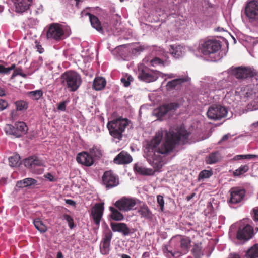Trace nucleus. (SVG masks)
<instances>
[{
    "instance_id": "nucleus-1",
    "label": "nucleus",
    "mask_w": 258,
    "mask_h": 258,
    "mask_svg": "<svg viewBox=\"0 0 258 258\" xmlns=\"http://www.w3.org/2000/svg\"><path fill=\"white\" fill-rule=\"evenodd\" d=\"M189 135V133L182 127L175 131H170L166 133L165 140L159 146L162 140L163 133L162 131L158 132L147 144V156L153 160H156L160 154H167L172 151L180 141L184 143Z\"/></svg>"
},
{
    "instance_id": "nucleus-45",
    "label": "nucleus",
    "mask_w": 258,
    "mask_h": 258,
    "mask_svg": "<svg viewBox=\"0 0 258 258\" xmlns=\"http://www.w3.org/2000/svg\"><path fill=\"white\" fill-rule=\"evenodd\" d=\"M157 201L160 206L161 211L162 212L164 211L165 202L163 197L161 195H158L157 196Z\"/></svg>"
},
{
    "instance_id": "nucleus-39",
    "label": "nucleus",
    "mask_w": 258,
    "mask_h": 258,
    "mask_svg": "<svg viewBox=\"0 0 258 258\" xmlns=\"http://www.w3.org/2000/svg\"><path fill=\"white\" fill-rule=\"evenodd\" d=\"M185 81L184 79L183 78H179L175 79L172 81H169L167 84V87L168 89H173L175 87L178 86V85H180L182 83H183Z\"/></svg>"
},
{
    "instance_id": "nucleus-55",
    "label": "nucleus",
    "mask_w": 258,
    "mask_h": 258,
    "mask_svg": "<svg viewBox=\"0 0 258 258\" xmlns=\"http://www.w3.org/2000/svg\"><path fill=\"white\" fill-rule=\"evenodd\" d=\"M246 159H252L254 158H257L258 155H252V154H248L246 155Z\"/></svg>"
},
{
    "instance_id": "nucleus-26",
    "label": "nucleus",
    "mask_w": 258,
    "mask_h": 258,
    "mask_svg": "<svg viewBox=\"0 0 258 258\" xmlns=\"http://www.w3.org/2000/svg\"><path fill=\"white\" fill-rule=\"evenodd\" d=\"M37 181L32 178H26L17 181L16 186L19 188H24L36 184Z\"/></svg>"
},
{
    "instance_id": "nucleus-46",
    "label": "nucleus",
    "mask_w": 258,
    "mask_h": 258,
    "mask_svg": "<svg viewBox=\"0 0 258 258\" xmlns=\"http://www.w3.org/2000/svg\"><path fill=\"white\" fill-rule=\"evenodd\" d=\"M8 106V103L6 100L0 99V111H2L7 108Z\"/></svg>"
},
{
    "instance_id": "nucleus-31",
    "label": "nucleus",
    "mask_w": 258,
    "mask_h": 258,
    "mask_svg": "<svg viewBox=\"0 0 258 258\" xmlns=\"http://www.w3.org/2000/svg\"><path fill=\"white\" fill-rule=\"evenodd\" d=\"M246 258H258V244H255L249 248L245 253Z\"/></svg>"
},
{
    "instance_id": "nucleus-29",
    "label": "nucleus",
    "mask_w": 258,
    "mask_h": 258,
    "mask_svg": "<svg viewBox=\"0 0 258 258\" xmlns=\"http://www.w3.org/2000/svg\"><path fill=\"white\" fill-rule=\"evenodd\" d=\"M170 53L176 58L181 57L184 53L183 47L180 45H171L169 49Z\"/></svg>"
},
{
    "instance_id": "nucleus-49",
    "label": "nucleus",
    "mask_w": 258,
    "mask_h": 258,
    "mask_svg": "<svg viewBox=\"0 0 258 258\" xmlns=\"http://www.w3.org/2000/svg\"><path fill=\"white\" fill-rule=\"evenodd\" d=\"M14 71L17 75H20L23 78H26L27 77L26 74L22 73V70L21 69H17L15 70Z\"/></svg>"
},
{
    "instance_id": "nucleus-64",
    "label": "nucleus",
    "mask_w": 258,
    "mask_h": 258,
    "mask_svg": "<svg viewBox=\"0 0 258 258\" xmlns=\"http://www.w3.org/2000/svg\"><path fill=\"white\" fill-rule=\"evenodd\" d=\"M56 258H63V256L61 252H58L57 253Z\"/></svg>"
},
{
    "instance_id": "nucleus-12",
    "label": "nucleus",
    "mask_w": 258,
    "mask_h": 258,
    "mask_svg": "<svg viewBox=\"0 0 258 258\" xmlns=\"http://www.w3.org/2000/svg\"><path fill=\"white\" fill-rule=\"evenodd\" d=\"M230 198L228 202L230 204H236L241 202L245 196L246 191L240 187H234L230 190Z\"/></svg>"
},
{
    "instance_id": "nucleus-18",
    "label": "nucleus",
    "mask_w": 258,
    "mask_h": 258,
    "mask_svg": "<svg viewBox=\"0 0 258 258\" xmlns=\"http://www.w3.org/2000/svg\"><path fill=\"white\" fill-rule=\"evenodd\" d=\"M104 211V203H97L91 209V215L94 223L98 227Z\"/></svg>"
},
{
    "instance_id": "nucleus-21",
    "label": "nucleus",
    "mask_w": 258,
    "mask_h": 258,
    "mask_svg": "<svg viewBox=\"0 0 258 258\" xmlns=\"http://www.w3.org/2000/svg\"><path fill=\"white\" fill-rule=\"evenodd\" d=\"M191 239L189 237L183 236L180 239L179 242L181 251H176V254L178 255H184L187 253L189 250L191 245Z\"/></svg>"
},
{
    "instance_id": "nucleus-20",
    "label": "nucleus",
    "mask_w": 258,
    "mask_h": 258,
    "mask_svg": "<svg viewBox=\"0 0 258 258\" xmlns=\"http://www.w3.org/2000/svg\"><path fill=\"white\" fill-rule=\"evenodd\" d=\"M17 13H22L29 9L32 0H12Z\"/></svg>"
},
{
    "instance_id": "nucleus-10",
    "label": "nucleus",
    "mask_w": 258,
    "mask_h": 258,
    "mask_svg": "<svg viewBox=\"0 0 258 258\" xmlns=\"http://www.w3.org/2000/svg\"><path fill=\"white\" fill-rule=\"evenodd\" d=\"M227 114L226 108L221 105H212L209 108L207 112L208 117L212 120H220L225 117Z\"/></svg>"
},
{
    "instance_id": "nucleus-51",
    "label": "nucleus",
    "mask_w": 258,
    "mask_h": 258,
    "mask_svg": "<svg viewBox=\"0 0 258 258\" xmlns=\"http://www.w3.org/2000/svg\"><path fill=\"white\" fill-rule=\"evenodd\" d=\"M36 43H37L36 47L37 49V51L39 52V53H42L44 51V49L42 47V46L39 43H37V42L36 41Z\"/></svg>"
},
{
    "instance_id": "nucleus-61",
    "label": "nucleus",
    "mask_w": 258,
    "mask_h": 258,
    "mask_svg": "<svg viewBox=\"0 0 258 258\" xmlns=\"http://www.w3.org/2000/svg\"><path fill=\"white\" fill-rule=\"evenodd\" d=\"M195 196V193H192L189 196H188L186 197V200L189 201H190L192 198H193L194 197V196Z\"/></svg>"
},
{
    "instance_id": "nucleus-24",
    "label": "nucleus",
    "mask_w": 258,
    "mask_h": 258,
    "mask_svg": "<svg viewBox=\"0 0 258 258\" xmlns=\"http://www.w3.org/2000/svg\"><path fill=\"white\" fill-rule=\"evenodd\" d=\"M134 169L138 174L142 175H152L154 173V171L151 168H146L139 164H135Z\"/></svg>"
},
{
    "instance_id": "nucleus-7",
    "label": "nucleus",
    "mask_w": 258,
    "mask_h": 258,
    "mask_svg": "<svg viewBox=\"0 0 258 258\" xmlns=\"http://www.w3.org/2000/svg\"><path fill=\"white\" fill-rule=\"evenodd\" d=\"M230 73L238 80H243L251 78L256 75L254 69L247 67H238L232 68L230 70Z\"/></svg>"
},
{
    "instance_id": "nucleus-40",
    "label": "nucleus",
    "mask_w": 258,
    "mask_h": 258,
    "mask_svg": "<svg viewBox=\"0 0 258 258\" xmlns=\"http://www.w3.org/2000/svg\"><path fill=\"white\" fill-rule=\"evenodd\" d=\"M249 169V167L247 164L241 165L233 172V175L235 176H240L247 172Z\"/></svg>"
},
{
    "instance_id": "nucleus-57",
    "label": "nucleus",
    "mask_w": 258,
    "mask_h": 258,
    "mask_svg": "<svg viewBox=\"0 0 258 258\" xmlns=\"http://www.w3.org/2000/svg\"><path fill=\"white\" fill-rule=\"evenodd\" d=\"M16 111L13 110L11 113V116L13 120H15L16 115Z\"/></svg>"
},
{
    "instance_id": "nucleus-23",
    "label": "nucleus",
    "mask_w": 258,
    "mask_h": 258,
    "mask_svg": "<svg viewBox=\"0 0 258 258\" xmlns=\"http://www.w3.org/2000/svg\"><path fill=\"white\" fill-rule=\"evenodd\" d=\"M132 161L131 156L124 151L118 154L114 159V163L118 164H127L131 162Z\"/></svg>"
},
{
    "instance_id": "nucleus-58",
    "label": "nucleus",
    "mask_w": 258,
    "mask_h": 258,
    "mask_svg": "<svg viewBox=\"0 0 258 258\" xmlns=\"http://www.w3.org/2000/svg\"><path fill=\"white\" fill-rule=\"evenodd\" d=\"M15 67H16L15 64H12L10 67L7 68L8 74H9L11 70H14Z\"/></svg>"
},
{
    "instance_id": "nucleus-63",
    "label": "nucleus",
    "mask_w": 258,
    "mask_h": 258,
    "mask_svg": "<svg viewBox=\"0 0 258 258\" xmlns=\"http://www.w3.org/2000/svg\"><path fill=\"white\" fill-rule=\"evenodd\" d=\"M119 256L121 257V258H131L129 255H128L126 254H122L119 255Z\"/></svg>"
},
{
    "instance_id": "nucleus-41",
    "label": "nucleus",
    "mask_w": 258,
    "mask_h": 258,
    "mask_svg": "<svg viewBox=\"0 0 258 258\" xmlns=\"http://www.w3.org/2000/svg\"><path fill=\"white\" fill-rule=\"evenodd\" d=\"M150 63L151 66L153 67L165 66L166 63V61L162 60L159 57H155L150 60Z\"/></svg>"
},
{
    "instance_id": "nucleus-52",
    "label": "nucleus",
    "mask_w": 258,
    "mask_h": 258,
    "mask_svg": "<svg viewBox=\"0 0 258 258\" xmlns=\"http://www.w3.org/2000/svg\"><path fill=\"white\" fill-rule=\"evenodd\" d=\"M121 81L126 87L129 86L130 85V82L125 78H121Z\"/></svg>"
},
{
    "instance_id": "nucleus-35",
    "label": "nucleus",
    "mask_w": 258,
    "mask_h": 258,
    "mask_svg": "<svg viewBox=\"0 0 258 258\" xmlns=\"http://www.w3.org/2000/svg\"><path fill=\"white\" fill-rule=\"evenodd\" d=\"M43 94L41 90H37L27 92V95L32 100H37L42 96Z\"/></svg>"
},
{
    "instance_id": "nucleus-47",
    "label": "nucleus",
    "mask_w": 258,
    "mask_h": 258,
    "mask_svg": "<svg viewBox=\"0 0 258 258\" xmlns=\"http://www.w3.org/2000/svg\"><path fill=\"white\" fill-rule=\"evenodd\" d=\"M145 49V47L144 46H139L138 47H136V48H134L132 52L133 53H140L141 52L143 51Z\"/></svg>"
},
{
    "instance_id": "nucleus-38",
    "label": "nucleus",
    "mask_w": 258,
    "mask_h": 258,
    "mask_svg": "<svg viewBox=\"0 0 258 258\" xmlns=\"http://www.w3.org/2000/svg\"><path fill=\"white\" fill-rule=\"evenodd\" d=\"M33 223L35 228L40 232L43 233L46 231L47 227L39 219L34 220Z\"/></svg>"
},
{
    "instance_id": "nucleus-17",
    "label": "nucleus",
    "mask_w": 258,
    "mask_h": 258,
    "mask_svg": "<svg viewBox=\"0 0 258 258\" xmlns=\"http://www.w3.org/2000/svg\"><path fill=\"white\" fill-rule=\"evenodd\" d=\"M179 107V104L177 102L163 104L158 108L157 115L159 117H162L167 113H173Z\"/></svg>"
},
{
    "instance_id": "nucleus-6",
    "label": "nucleus",
    "mask_w": 258,
    "mask_h": 258,
    "mask_svg": "<svg viewBox=\"0 0 258 258\" xmlns=\"http://www.w3.org/2000/svg\"><path fill=\"white\" fill-rule=\"evenodd\" d=\"M221 48V45L219 41L209 39L201 43L200 46V50L203 55H209L216 53Z\"/></svg>"
},
{
    "instance_id": "nucleus-28",
    "label": "nucleus",
    "mask_w": 258,
    "mask_h": 258,
    "mask_svg": "<svg viewBox=\"0 0 258 258\" xmlns=\"http://www.w3.org/2000/svg\"><path fill=\"white\" fill-rule=\"evenodd\" d=\"M221 155L219 152L216 151L210 153L206 157V162L208 164H215L221 160Z\"/></svg>"
},
{
    "instance_id": "nucleus-42",
    "label": "nucleus",
    "mask_w": 258,
    "mask_h": 258,
    "mask_svg": "<svg viewBox=\"0 0 258 258\" xmlns=\"http://www.w3.org/2000/svg\"><path fill=\"white\" fill-rule=\"evenodd\" d=\"M16 109L18 111L26 110L28 107V103L23 100L17 101L15 102Z\"/></svg>"
},
{
    "instance_id": "nucleus-16",
    "label": "nucleus",
    "mask_w": 258,
    "mask_h": 258,
    "mask_svg": "<svg viewBox=\"0 0 258 258\" xmlns=\"http://www.w3.org/2000/svg\"><path fill=\"white\" fill-rule=\"evenodd\" d=\"M253 232V227L248 224L241 226L237 230L236 237L239 240L246 241L252 238Z\"/></svg>"
},
{
    "instance_id": "nucleus-56",
    "label": "nucleus",
    "mask_w": 258,
    "mask_h": 258,
    "mask_svg": "<svg viewBox=\"0 0 258 258\" xmlns=\"http://www.w3.org/2000/svg\"><path fill=\"white\" fill-rule=\"evenodd\" d=\"M46 178H48L49 181H53V176L50 173H47V175L45 176Z\"/></svg>"
},
{
    "instance_id": "nucleus-48",
    "label": "nucleus",
    "mask_w": 258,
    "mask_h": 258,
    "mask_svg": "<svg viewBox=\"0 0 258 258\" xmlns=\"http://www.w3.org/2000/svg\"><path fill=\"white\" fill-rule=\"evenodd\" d=\"M57 109L59 110L64 111L66 109V101L60 102L58 105Z\"/></svg>"
},
{
    "instance_id": "nucleus-14",
    "label": "nucleus",
    "mask_w": 258,
    "mask_h": 258,
    "mask_svg": "<svg viewBox=\"0 0 258 258\" xmlns=\"http://www.w3.org/2000/svg\"><path fill=\"white\" fill-rule=\"evenodd\" d=\"M112 236V233L109 229L104 232L100 245V252L102 254L107 255L109 254Z\"/></svg>"
},
{
    "instance_id": "nucleus-36",
    "label": "nucleus",
    "mask_w": 258,
    "mask_h": 258,
    "mask_svg": "<svg viewBox=\"0 0 258 258\" xmlns=\"http://www.w3.org/2000/svg\"><path fill=\"white\" fill-rule=\"evenodd\" d=\"M20 157L17 155H14L9 158V164L11 167H17L20 164Z\"/></svg>"
},
{
    "instance_id": "nucleus-4",
    "label": "nucleus",
    "mask_w": 258,
    "mask_h": 258,
    "mask_svg": "<svg viewBox=\"0 0 258 258\" xmlns=\"http://www.w3.org/2000/svg\"><path fill=\"white\" fill-rule=\"evenodd\" d=\"M162 73L143 67L139 69L138 78L140 80L146 83H151L156 81Z\"/></svg>"
},
{
    "instance_id": "nucleus-25",
    "label": "nucleus",
    "mask_w": 258,
    "mask_h": 258,
    "mask_svg": "<svg viewBox=\"0 0 258 258\" xmlns=\"http://www.w3.org/2000/svg\"><path fill=\"white\" fill-rule=\"evenodd\" d=\"M24 164L26 167L31 168L35 166H40L42 164V161L37 157L32 156L25 159Z\"/></svg>"
},
{
    "instance_id": "nucleus-53",
    "label": "nucleus",
    "mask_w": 258,
    "mask_h": 258,
    "mask_svg": "<svg viewBox=\"0 0 258 258\" xmlns=\"http://www.w3.org/2000/svg\"><path fill=\"white\" fill-rule=\"evenodd\" d=\"M0 74H7V68H5L3 65L0 64Z\"/></svg>"
},
{
    "instance_id": "nucleus-62",
    "label": "nucleus",
    "mask_w": 258,
    "mask_h": 258,
    "mask_svg": "<svg viewBox=\"0 0 258 258\" xmlns=\"http://www.w3.org/2000/svg\"><path fill=\"white\" fill-rule=\"evenodd\" d=\"M5 95V90L0 87V96H3Z\"/></svg>"
},
{
    "instance_id": "nucleus-11",
    "label": "nucleus",
    "mask_w": 258,
    "mask_h": 258,
    "mask_svg": "<svg viewBox=\"0 0 258 258\" xmlns=\"http://www.w3.org/2000/svg\"><path fill=\"white\" fill-rule=\"evenodd\" d=\"M102 182L105 187L110 189L117 186L119 183L117 176L111 171H106L102 176Z\"/></svg>"
},
{
    "instance_id": "nucleus-8",
    "label": "nucleus",
    "mask_w": 258,
    "mask_h": 258,
    "mask_svg": "<svg viewBox=\"0 0 258 258\" xmlns=\"http://www.w3.org/2000/svg\"><path fill=\"white\" fill-rule=\"evenodd\" d=\"M244 14L249 22L258 21V2L252 0L247 2L245 7Z\"/></svg>"
},
{
    "instance_id": "nucleus-3",
    "label": "nucleus",
    "mask_w": 258,
    "mask_h": 258,
    "mask_svg": "<svg viewBox=\"0 0 258 258\" xmlns=\"http://www.w3.org/2000/svg\"><path fill=\"white\" fill-rule=\"evenodd\" d=\"M129 120L126 118H117L109 121L107 127L110 134L114 138L120 140L122 133L128 125Z\"/></svg>"
},
{
    "instance_id": "nucleus-30",
    "label": "nucleus",
    "mask_w": 258,
    "mask_h": 258,
    "mask_svg": "<svg viewBox=\"0 0 258 258\" xmlns=\"http://www.w3.org/2000/svg\"><path fill=\"white\" fill-rule=\"evenodd\" d=\"M106 84V80L102 77H97L93 82V86L95 90H101L104 88Z\"/></svg>"
},
{
    "instance_id": "nucleus-33",
    "label": "nucleus",
    "mask_w": 258,
    "mask_h": 258,
    "mask_svg": "<svg viewBox=\"0 0 258 258\" xmlns=\"http://www.w3.org/2000/svg\"><path fill=\"white\" fill-rule=\"evenodd\" d=\"M109 210L111 211L110 217L115 221H121L123 219V215L117 209L113 207H110Z\"/></svg>"
},
{
    "instance_id": "nucleus-2",
    "label": "nucleus",
    "mask_w": 258,
    "mask_h": 258,
    "mask_svg": "<svg viewBox=\"0 0 258 258\" xmlns=\"http://www.w3.org/2000/svg\"><path fill=\"white\" fill-rule=\"evenodd\" d=\"M61 83L70 91H76L82 83L80 75L73 71H68L61 76Z\"/></svg>"
},
{
    "instance_id": "nucleus-22",
    "label": "nucleus",
    "mask_w": 258,
    "mask_h": 258,
    "mask_svg": "<svg viewBox=\"0 0 258 258\" xmlns=\"http://www.w3.org/2000/svg\"><path fill=\"white\" fill-rule=\"evenodd\" d=\"M110 226L113 232H120L124 236H127L130 233V228L124 223L111 222Z\"/></svg>"
},
{
    "instance_id": "nucleus-43",
    "label": "nucleus",
    "mask_w": 258,
    "mask_h": 258,
    "mask_svg": "<svg viewBox=\"0 0 258 258\" xmlns=\"http://www.w3.org/2000/svg\"><path fill=\"white\" fill-rule=\"evenodd\" d=\"M62 217L63 219L65 220L68 222V226L71 229H73L75 227L74 220L71 216L64 214L63 215Z\"/></svg>"
},
{
    "instance_id": "nucleus-50",
    "label": "nucleus",
    "mask_w": 258,
    "mask_h": 258,
    "mask_svg": "<svg viewBox=\"0 0 258 258\" xmlns=\"http://www.w3.org/2000/svg\"><path fill=\"white\" fill-rule=\"evenodd\" d=\"M253 219L255 221H258V208H253Z\"/></svg>"
},
{
    "instance_id": "nucleus-44",
    "label": "nucleus",
    "mask_w": 258,
    "mask_h": 258,
    "mask_svg": "<svg viewBox=\"0 0 258 258\" xmlns=\"http://www.w3.org/2000/svg\"><path fill=\"white\" fill-rule=\"evenodd\" d=\"M212 175V173L209 170H204L202 171L199 175V179H204L210 177Z\"/></svg>"
},
{
    "instance_id": "nucleus-60",
    "label": "nucleus",
    "mask_w": 258,
    "mask_h": 258,
    "mask_svg": "<svg viewBox=\"0 0 258 258\" xmlns=\"http://www.w3.org/2000/svg\"><path fill=\"white\" fill-rule=\"evenodd\" d=\"M228 138H229V135H225L222 138V139H221L220 141L221 142L225 141H226L228 139Z\"/></svg>"
},
{
    "instance_id": "nucleus-37",
    "label": "nucleus",
    "mask_w": 258,
    "mask_h": 258,
    "mask_svg": "<svg viewBox=\"0 0 258 258\" xmlns=\"http://www.w3.org/2000/svg\"><path fill=\"white\" fill-rule=\"evenodd\" d=\"M91 156H94L97 159H99L102 156V152L100 148L97 146H94L89 150Z\"/></svg>"
},
{
    "instance_id": "nucleus-19",
    "label": "nucleus",
    "mask_w": 258,
    "mask_h": 258,
    "mask_svg": "<svg viewBox=\"0 0 258 258\" xmlns=\"http://www.w3.org/2000/svg\"><path fill=\"white\" fill-rule=\"evenodd\" d=\"M76 160L79 163L86 166H90L94 163L92 157L86 152H83L77 154Z\"/></svg>"
},
{
    "instance_id": "nucleus-32",
    "label": "nucleus",
    "mask_w": 258,
    "mask_h": 258,
    "mask_svg": "<svg viewBox=\"0 0 258 258\" xmlns=\"http://www.w3.org/2000/svg\"><path fill=\"white\" fill-rule=\"evenodd\" d=\"M191 251L195 258H201L203 255L201 243L195 244Z\"/></svg>"
},
{
    "instance_id": "nucleus-54",
    "label": "nucleus",
    "mask_w": 258,
    "mask_h": 258,
    "mask_svg": "<svg viewBox=\"0 0 258 258\" xmlns=\"http://www.w3.org/2000/svg\"><path fill=\"white\" fill-rule=\"evenodd\" d=\"M237 160L246 159V155H238L235 157Z\"/></svg>"
},
{
    "instance_id": "nucleus-13",
    "label": "nucleus",
    "mask_w": 258,
    "mask_h": 258,
    "mask_svg": "<svg viewBox=\"0 0 258 258\" xmlns=\"http://www.w3.org/2000/svg\"><path fill=\"white\" fill-rule=\"evenodd\" d=\"M136 204L135 199L123 197L116 201L114 206L121 211L127 212L133 210Z\"/></svg>"
},
{
    "instance_id": "nucleus-59",
    "label": "nucleus",
    "mask_w": 258,
    "mask_h": 258,
    "mask_svg": "<svg viewBox=\"0 0 258 258\" xmlns=\"http://www.w3.org/2000/svg\"><path fill=\"white\" fill-rule=\"evenodd\" d=\"M66 202L71 205H74L75 204V202L72 200H67Z\"/></svg>"
},
{
    "instance_id": "nucleus-5",
    "label": "nucleus",
    "mask_w": 258,
    "mask_h": 258,
    "mask_svg": "<svg viewBox=\"0 0 258 258\" xmlns=\"http://www.w3.org/2000/svg\"><path fill=\"white\" fill-rule=\"evenodd\" d=\"M4 130L7 135L20 138L27 133L28 127L24 122H17L14 125L6 124Z\"/></svg>"
},
{
    "instance_id": "nucleus-34",
    "label": "nucleus",
    "mask_w": 258,
    "mask_h": 258,
    "mask_svg": "<svg viewBox=\"0 0 258 258\" xmlns=\"http://www.w3.org/2000/svg\"><path fill=\"white\" fill-rule=\"evenodd\" d=\"M138 212L143 217L150 219L152 217V213L147 205L141 206L138 210Z\"/></svg>"
},
{
    "instance_id": "nucleus-15",
    "label": "nucleus",
    "mask_w": 258,
    "mask_h": 258,
    "mask_svg": "<svg viewBox=\"0 0 258 258\" xmlns=\"http://www.w3.org/2000/svg\"><path fill=\"white\" fill-rule=\"evenodd\" d=\"M164 253L168 258L178 257L181 255L176 254V251H181L179 242L171 240L168 245H164L162 248Z\"/></svg>"
},
{
    "instance_id": "nucleus-9",
    "label": "nucleus",
    "mask_w": 258,
    "mask_h": 258,
    "mask_svg": "<svg viewBox=\"0 0 258 258\" xmlns=\"http://www.w3.org/2000/svg\"><path fill=\"white\" fill-rule=\"evenodd\" d=\"M64 32L61 25L58 23L50 24L47 30L46 37L47 39L60 41L63 38Z\"/></svg>"
},
{
    "instance_id": "nucleus-27",
    "label": "nucleus",
    "mask_w": 258,
    "mask_h": 258,
    "mask_svg": "<svg viewBox=\"0 0 258 258\" xmlns=\"http://www.w3.org/2000/svg\"><path fill=\"white\" fill-rule=\"evenodd\" d=\"M87 15L89 16V20L92 26L97 31L99 32H102L103 29L98 18L96 16L89 13H88Z\"/></svg>"
}]
</instances>
